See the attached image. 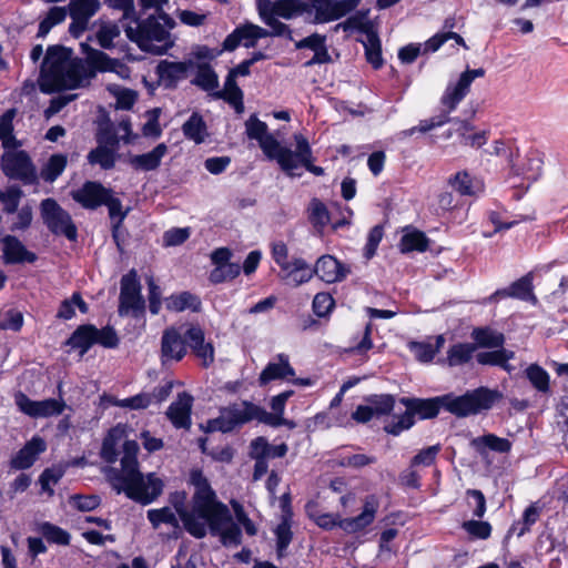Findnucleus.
<instances>
[{"label":"nucleus","mask_w":568,"mask_h":568,"mask_svg":"<svg viewBox=\"0 0 568 568\" xmlns=\"http://www.w3.org/2000/svg\"><path fill=\"white\" fill-rule=\"evenodd\" d=\"M191 483L195 488L192 509L187 511L184 508L185 494L176 493L171 497L174 509L163 507L148 511V519L152 526L158 528L161 524H166L176 528L179 514L185 529L192 536L202 538L210 529L211 534L221 537L225 546H237L241 541V530L233 521L227 507L216 501L207 479L200 470H193Z\"/></svg>","instance_id":"nucleus-1"},{"label":"nucleus","mask_w":568,"mask_h":568,"mask_svg":"<svg viewBox=\"0 0 568 568\" xmlns=\"http://www.w3.org/2000/svg\"><path fill=\"white\" fill-rule=\"evenodd\" d=\"M85 59L74 58L72 51L54 45L47 50L42 68L40 87L44 92L62 89H78L85 87L98 72H112L121 79H129L130 68L120 60L88 44H81Z\"/></svg>","instance_id":"nucleus-2"},{"label":"nucleus","mask_w":568,"mask_h":568,"mask_svg":"<svg viewBox=\"0 0 568 568\" xmlns=\"http://www.w3.org/2000/svg\"><path fill=\"white\" fill-rule=\"evenodd\" d=\"M126 437L125 425L119 424L111 428L103 439L101 458L109 464L115 463L118 446L123 442L121 470L111 478L112 486L119 494L124 493L130 499L149 505L162 494L163 483L154 474L144 476L140 473L136 459L139 445Z\"/></svg>","instance_id":"nucleus-3"},{"label":"nucleus","mask_w":568,"mask_h":568,"mask_svg":"<svg viewBox=\"0 0 568 568\" xmlns=\"http://www.w3.org/2000/svg\"><path fill=\"white\" fill-rule=\"evenodd\" d=\"M292 394V390H286L272 399L274 414L267 413L252 403L241 402L222 408L217 418L207 420L206 424L201 427L205 433L217 430L226 433L234 429L236 426L254 419L270 425H278L285 403Z\"/></svg>","instance_id":"nucleus-4"},{"label":"nucleus","mask_w":568,"mask_h":568,"mask_svg":"<svg viewBox=\"0 0 568 568\" xmlns=\"http://www.w3.org/2000/svg\"><path fill=\"white\" fill-rule=\"evenodd\" d=\"M135 26H126V37L146 52L163 54L173 47L170 30L175 21L165 12L150 16L143 21H134Z\"/></svg>","instance_id":"nucleus-5"},{"label":"nucleus","mask_w":568,"mask_h":568,"mask_svg":"<svg viewBox=\"0 0 568 568\" xmlns=\"http://www.w3.org/2000/svg\"><path fill=\"white\" fill-rule=\"evenodd\" d=\"M256 10L262 22L271 28L272 36L292 39L290 27L278 18L295 19L306 12L307 4L302 0H256Z\"/></svg>","instance_id":"nucleus-6"},{"label":"nucleus","mask_w":568,"mask_h":568,"mask_svg":"<svg viewBox=\"0 0 568 568\" xmlns=\"http://www.w3.org/2000/svg\"><path fill=\"white\" fill-rule=\"evenodd\" d=\"M499 397L498 392L480 387L463 396H442L440 402L448 412L457 416H468L489 409Z\"/></svg>","instance_id":"nucleus-7"},{"label":"nucleus","mask_w":568,"mask_h":568,"mask_svg":"<svg viewBox=\"0 0 568 568\" xmlns=\"http://www.w3.org/2000/svg\"><path fill=\"white\" fill-rule=\"evenodd\" d=\"M295 151L288 149L280 160V168L290 176H301L298 170L305 168L315 175H322L324 170L312 163V150L308 141L301 134L294 135Z\"/></svg>","instance_id":"nucleus-8"},{"label":"nucleus","mask_w":568,"mask_h":568,"mask_svg":"<svg viewBox=\"0 0 568 568\" xmlns=\"http://www.w3.org/2000/svg\"><path fill=\"white\" fill-rule=\"evenodd\" d=\"M485 70L467 68L458 77L452 78L440 98L444 111L452 113L458 104L467 97L470 91L471 83L477 78H483Z\"/></svg>","instance_id":"nucleus-9"},{"label":"nucleus","mask_w":568,"mask_h":568,"mask_svg":"<svg viewBox=\"0 0 568 568\" xmlns=\"http://www.w3.org/2000/svg\"><path fill=\"white\" fill-rule=\"evenodd\" d=\"M361 0H311L306 13L313 14L315 24L336 21L354 11Z\"/></svg>","instance_id":"nucleus-10"},{"label":"nucleus","mask_w":568,"mask_h":568,"mask_svg":"<svg viewBox=\"0 0 568 568\" xmlns=\"http://www.w3.org/2000/svg\"><path fill=\"white\" fill-rule=\"evenodd\" d=\"M245 131L251 140H256L263 153L270 159L280 163L288 148L281 143L268 133L267 124L261 121L256 115H251L245 122Z\"/></svg>","instance_id":"nucleus-11"},{"label":"nucleus","mask_w":568,"mask_h":568,"mask_svg":"<svg viewBox=\"0 0 568 568\" xmlns=\"http://www.w3.org/2000/svg\"><path fill=\"white\" fill-rule=\"evenodd\" d=\"M14 403L21 413L36 419L59 416L67 407L62 398L33 400L22 392L14 394Z\"/></svg>","instance_id":"nucleus-12"},{"label":"nucleus","mask_w":568,"mask_h":568,"mask_svg":"<svg viewBox=\"0 0 568 568\" xmlns=\"http://www.w3.org/2000/svg\"><path fill=\"white\" fill-rule=\"evenodd\" d=\"M41 214L45 225L52 233L64 235L71 241L77 239V229L72 223L71 216L54 200L47 199L41 203Z\"/></svg>","instance_id":"nucleus-13"},{"label":"nucleus","mask_w":568,"mask_h":568,"mask_svg":"<svg viewBox=\"0 0 568 568\" xmlns=\"http://www.w3.org/2000/svg\"><path fill=\"white\" fill-rule=\"evenodd\" d=\"M144 300L140 293V283L135 271H130L121 280L120 308L121 315L138 317L143 313Z\"/></svg>","instance_id":"nucleus-14"},{"label":"nucleus","mask_w":568,"mask_h":568,"mask_svg":"<svg viewBox=\"0 0 568 568\" xmlns=\"http://www.w3.org/2000/svg\"><path fill=\"white\" fill-rule=\"evenodd\" d=\"M2 169L7 176L19 179L24 183L36 180V171L27 153L22 151H8L2 156Z\"/></svg>","instance_id":"nucleus-15"},{"label":"nucleus","mask_w":568,"mask_h":568,"mask_svg":"<svg viewBox=\"0 0 568 568\" xmlns=\"http://www.w3.org/2000/svg\"><path fill=\"white\" fill-rule=\"evenodd\" d=\"M379 508L378 497L368 495L363 499V509L359 515L351 518H344L341 523V529L347 534H357L364 531L371 526Z\"/></svg>","instance_id":"nucleus-16"},{"label":"nucleus","mask_w":568,"mask_h":568,"mask_svg":"<svg viewBox=\"0 0 568 568\" xmlns=\"http://www.w3.org/2000/svg\"><path fill=\"white\" fill-rule=\"evenodd\" d=\"M99 145L88 154V161L92 165H100L103 170L114 166L118 150V140L108 138L103 129L97 134Z\"/></svg>","instance_id":"nucleus-17"},{"label":"nucleus","mask_w":568,"mask_h":568,"mask_svg":"<svg viewBox=\"0 0 568 568\" xmlns=\"http://www.w3.org/2000/svg\"><path fill=\"white\" fill-rule=\"evenodd\" d=\"M542 160L536 154H529L519 160L513 166V179H520L519 182L514 181L513 185L528 190L541 175Z\"/></svg>","instance_id":"nucleus-18"},{"label":"nucleus","mask_w":568,"mask_h":568,"mask_svg":"<svg viewBox=\"0 0 568 568\" xmlns=\"http://www.w3.org/2000/svg\"><path fill=\"white\" fill-rule=\"evenodd\" d=\"M111 190L98 182H85L80 189L72 192V199L84 209H97L108 200Z\"/></svg>","instance_id":"nucleus-19"},{"label":"nucleus","mask_w":568,"mask_h":568,"mask_svg":"<svg viewBox=\"0 0 568 568\" xmlns=\"http://www.w3.org/2000/svg\"><path fill=\"white\" fill-rule=\"evenodd\" d=\"M184 342L192 348L193 353L202 365L207 367L214 362V348L211 343L205 342L204 332L199 326H190L184 333Z\"/></svg>","instance_id":"nucleus-20"},{"label":"nucleus","mask_w":568,"mask_h":568,"mask_svg":"<svg viewBox=\"0 0 568 568\" xmlns=\"http://www.w3.org/2000/svg\"><path fill=\"white\" fill-rule=\"evenodd\" d=\"M313 271L322 281L329 284L343 281L349 273L348 267L332 255L321 256Z\"/></svg>","instance_id":"nucleus-21"},{"label":"nucleus","mask_w":568,"mask_h":568,"mask_svg":"<svg viewBox=\"0 0 568 568\" xmlns=\"http://www.w3.org/2000/svg\"><path fill=\"white\" fill-rule=\"evenodd\" d=\"M295 376V371L290 364V358L285 354L276 355L265 368L262 371L258 377L261 385H266L272 381L286 379L291 381Z\"/></svg>","instance_id":"nucleus-22"},{"label":"nucleus","mask_w":568,"mask_h":568,"mask_svg":"<svg viewBox=\"0 0 568 568\" xmlns=\"http://www.w3.org/2000/svg\"><path fill=\"white\" fill-rule=\"evenodd\" d=\"M2 252L6 264L33 263L37 260V255L28 251L14 236H6L2 240Z\"/></svg>","instance_id":"nucleus-23"},{"label":"nucleus","mask_w":568,"mask_h":568,"mask_svg":"<svg viewBox=\"0 0 568 568\" xmlns=\"http://www.w3.org/2000/svg\"><path fill=\"white\" fill-rule=\"evenodd\" d=\"M162 361H181L186 354L185 342L175 328L166 329L162 336Z\"/></svg>","instance_id":"nucleus-24"},{"label":"nucleus","mask_w":568,"mask_h":568,"mask_svg":"<svg viewBox=\"0 0 568 568\" xmlns=\"http://www.w3.org/2000/svg\"><path fill=\"white\" fill-rule=\"evenodd\" d=\"M47 448L45 442L34 436L13 457L11 465L17 469H27L33 465L37 457Z\"/></svg>","instance_id":"nucleus-25"},{"label":"nucleus","mask_w":568,"mask_h":568,"mask_svg":"<svg viewBox=\"0 0 568 568\" xmlns=\"http://www.w3.org/2000/svg\"><path fill=\"white\" fill-rule=\"evenodd\" d=\"M295 48L297 50L301 49H310L314 52L313 58L306 63V65L312 64H323L331 61V55L326 48V37L313 33L310 37H306L300 41L295 42Z\"/></svg>","instance_id":"nucleus-26"},{"label":"nucleus","mask_w":568,"mask_h":568,"mask_svg":"<svg viewBox=\"0 0 568 568\" xmlns=\"http://www.w3.org/2000/svg\"><path fill=\"white\" fill-rule=\"evenodd\" d=\"M192 402L193 398L189 394L182 393L170 405L166 415L175 427L187 428L190 426Z\"/></svg>","instance_id":"nucleus-27"},{"label":"nucleus","mask_w":568,"mask_h":568,"mask_svg":"<svg viewBox=\"0 0 568 568\" xmlns=\"http://www.w3.org/2000/svg\"><path fill=\"white\" fill-rule=\"evenodd\" d=\"M313 275V268L302 258H294L280 273L281 278L293 286L308 282Z\"/></svg>","instance_id":"nucleus-28"},{"label":"nucleus","mask_w":568,"mask_h":568,"mask_svg":"<svg viewBox=\"0 0 568 568\" xmlns=\"http://www.w3.org/2000/svg\"><path fill=\"white\" fill-rule=\"evenodd\" d=\"M168 145L165 143H160L150 152L132 155L129 159V163L135 170L153 171L161 165V162L163 158L168 154Z\"/></svg>","instance_id":"nucleus-29"},{"label":"nucleus","mask_w":568,"mask_h":568,"mask_svg":"<svg viewBox=\"0 0 568 568\" xmlns=\"http://www.w3.org/2000/svg\"><path fill=\"white\" fill-rule=\"evenodd\" d=\"M470 444L481 456H485L489 450L504 454L511 449V443L507 438L498 437L494 434L478 436Z\"/></svg>","instance_id":"nucleus-30"},{"label":"nucleus","mask_w":568,"mask_h":568,"mask_svg":"<svg viewBox=\"0 0 568 568\" xmlns=\"http://www.w3.org/2000/svg\"><path fill=\"white\" fill-rule=\"evenodd\" d=\"M450 186L462 195H477L483 189L484 184L480 180L471 176L467 171H459L449 178Z\"/></svg>","instance_id":"nucleus-31"},{"label":"nucleus","mask_w":568,"mask_h":568,"mask_svg":"<svg viewBox=\"0 0 568 568\" xmlns=\"http://www.w3.org/2000/svg\"><path fill=\"white\" fill-rule=\"evenodd\" d=\"M496 351L481 352L476 355V359L481 365L500 366L508 373L514 371V367L508 364V361L514 358L515 353L513 351L497 347Z\"/></svg>","instance_id":"nucleus-32"},{"label":"nucleus","mask_w":568,"mask_h":568,"mask_svg":"<svg viewBox=\"0 0 568 568\" xmlns=\"http://www.w3.org/2000/svg\"><path fill=\"white\" fill-rule=\"evenodd\" d=\"M456 132L462 139V143L471 148H480L488 140L487 131H475L474 125L468 121H457Z\"/></svg>","instance_id":"nucleus-33"},{"label":"nucleus","mask_w":568,"mask_h":568,"mask_svg":"<svg viewBox=\"0 0 568 568\" xmlns=\"http://www.w3.org/2000/svg\"><path fill=\"white\" fill-rule=\"evenodd\" d=\"M165 306L172 312H183L185 310L199 312L201 308V301L192 293L182 292L169 296L165 300Z\"/></svg>","instance_id":"nucleus-34"},{"label":"nucleus","mask_w":568,"mask_h":568,"mask_svg":"<svg viewBox=\"0 0 568 568\" xmlns=\"http://www.w3.org/2000/svg\"><path fill=\"white\" fill-rule=\"evenodd\" d=\"M503 296L516 297L537 304V297L532 293V277L530 274L513 283L507 290L500 293Z\"/></svg>","instance_id":"nucleus-35"},{"label":"nucleus","mask_w":568,"mask_h":568,"mask_svg":"<svg viewBox=\"0 0 568 568\" xmlns=\"http://www.w3.org/2000/svg\"><path fill=\"white\" fill-rule=\"evenodd\" d=\"M189 64L186 62L162 61L158 65V72L162 81L172 85L186 77Z\"/></svg>","instance_id":"nucleus-36"},{"label":"nucleus","mask_w":568,"mask_h":568,"mask_svg":"<svg viewBox=\"0 0 568 568\" xmlns=\"http://www.w3.org/2000/svg\"><path fill=\"white\" fill-rule=\"evenodd\" d=\"M95 327L92 325L80 326L68 339L67 344L72 348L80 349L82 356L93 344H95Z\"/></svg>","instance_id":"nucleus-37"},{"label":"nucleus","mask_w":568,"mask_h":568,"mask_svg":"<svg viewBox=\"0 0 568 568\" xmlns=\"http://www.w3.org/2000/svg\"><path fill=\"white\" fill-rule=\"evenodd\" d=\"M182 131L185 138L192 140L196 144L204 142L207 135L205 122L197 113H193L190 116V119L183 124Z\"/></svg>","instance_id":"nucleus-38"},{"label":"nucleus","mask_w":568,"mask_h":568,"mask_svg":"<svg viewBox=\"0 0 568 568\" xmlns=\"http://www.w3.org/2000/svg\"><path fill=\"white\" fill-rule=\"evenodd\" d=\"M476 345L469 343H458L449 347L446 362L449 366H459L466 364L471 358Z\"/></svg>","instance_id":"nucleus-39"},{"label":"nucleus","mask_w":568,"mask_h":568,"mask_svg":"<svg viewBox=\"0 0 568 568\" xmlns=\"http://www.w3.org/2000/svg\"><path fill=\"white\" fill-rule=\"evenodd\" d=\"M473 339L481 347H501L505 337L501 333L491 328H475L471 333Z\"/></svg>","instance_id":"nucleus-40"},{"label":"nucleus","mask_w":568,"mask_h":568,"mask_svg":"<svg viewBox=\"0 0 568 568\" xmlns=\"http://www.w3.org/2000/svg\"><path fill=\"white\" fill-rule=\"evenodd\" d=\"M240 34L241 43L245 48H253L258 39L272 36L271 31L261 28L257 24L245 23L236 28Z\"/></svg>","instance_id":"nucleus-41"},{"label":"nucleus","mask_w":568,"mask_h":568,"mask_svg":"<svg viewBox=\"0 0 568 568\" xmlns=\"http://www.w3.org/2000/svg\"><path fill=\"white\" fill-rule=\"evenodd\" d=\"M367 61L375 68L383 64L381 41L375 32H366L363 40Z\"/></svg>","instance_id":"nucleus-42"},{"label":"nucleus","mask_w":568,"mask_h":568,"mask_svg":"<svg viewBox=\"0 0 568 568\" xmlns=\"http://www.w3.org/2000/svg\"><path fill=\"white\" fill-rule=\"evenodd\" d=\"M399 248L403 253L412 251L424 252L427 250V239L419 231L407 232L400 239Z\"/></svg>","instance_id":"nucleus-43"},{"label":"nucleus","mask_w":568,"mask_h":568,"mask_svg":"<svg viewBox=\"0 0 568 568\" xmlns=\"http://www.w3.org/2000/svg\"><path fill=\"white\" fill-rule=\"evenodd\" d=\"M100 8L99 0H70L69 13L87 20H90Z\"/></svg>","instance_id":"nucleus-44"},{"label":"nucleus","mask_w":568,"mask_h":568,"mask_svg":"<svg viewBox=\"0 0 568 568\" xmlns=\"http://www.w3.org/2000/svg\"><path fill=\"white\" fill-rule=\"evenodd\" d=\"M38 531L49 541L57 545H68L70 542V535L64 529L52 525L50 523H41L38 526Z\"/></svg>","instance_id":"nucleus-45"},{"label":"nucleus","mask_w":568,"mask_h":568,"mask_svg":"<svg viewBox=\"0 0 568 568\" xmlns=\"http://www.w3.org/2000/svg\"><path fill=\"white\" fill-rule=\"evenodd\" d=\"M108 91L115 98L116 108L129 110L136 101V93L133 90L122 88L118 84H109Z\"/></svg>","instance_id":"nucleus-46"},{"label":"nucleus","mask_w":568,"mask_h":568,"mask_svg":"<svg viewBox=\"0 0 568 568\" xmlns=\"http://www.w3.org/2000/svg\"><path fill=\"white\" fill-rule=\"evenodd\" d=\"M67 17V10L62 7H53L49 10L44 19L39 24V37H45L50 30L64 21Z\"/></svg>","instance_id":"nucleus-47"},{"label":"nucleus","mask_w":568,"mask_h":568,"mask_svg":"<svg viewBox=\"0 0 568 568\" xmlns=\"http://www.w3.org/2000/svg\"><path fill=\"white\" fill-rule=\"evenodd\" d=\"M67 158L62 154L52 155L41 171L43 180L53 182L64 170Z\"/></svg>","instance_id":"nucleus-48"},{"label":"nucleus","mask_w":568,"mask_h":568,"mask_svg":"<svg viewBox=\"0 0 568 568\" xmlns=\"http://www.w3.org/2000/svg\"><path fill=\"white\" fill-rule=\"evenodd\" d=\"M274 534L276 536L277 554L282 557L292 540L291 524L287 514H284L283 520L277 525Z\"/></svg>","instance_id":"nucleus-49"},{"label":"nucleus","mask_w":568,"mask_h":568,"mask_svg":"<svg viewBox=\"0 0 568 568\" xmlns=\"http://www.w3.org/2000/svg\"><path fill=\"white\" fill-rule=\"evenodd\" d=\"M119 36L120 28L116 23L103 22L97 32V40L102 48L110 49L113 47L114 39H116Z\"/></svg>","instance_id":"nucleus-50"},{"label":"nucleus","mask_w":568,"mask_h":568,"mask_svg":"<svg viewBox=\"0 0 568 568\" xmlns=\"http://www.w3.org/2000/svg\"><path fill=\"white\" fill-rule=\"evenodd\" d=\"M334 30L337 32L338 30L343 31H354L359 30L366 32H372L368 29L367 17L365 13L357 12L351 17H348L345 21L337 23L334 27Z\"/></svg>","instance_id":"nucleus-51"},{"label":"nucleus","mask_w":568,"mask_h":568,"mask_svg":"<svg viewBox=\"0 0 568 568\" xmlns=\"http://www.w3.org/2000/svg\"><path fill=\"white\" fill-rule=\"evenodd\" d=\"M440 399L442 397L426 400H416L412 404V409L422 418L435 417L439 412V407L443 406Z\"/></svg>","instance_id":"nucleus-52"},{"label":"nucleus","mask_w":568,"mask_h":568,"mask_svg":"<svg viewBox=\"0 0 568 568\" xmlns=\"http://www.w3.org/2000/svg\"><path fill=\"white\" fill-rule=\"evenodd\" d=\"M448 114L449 113H447L445 111L444 113L433 116L430 119L422 120L417 126H414V128H410V129L404 131L403 134L412 135L417 131L422 132V133H426L433 129L439 128L449 121Z\"/></svg>","instance_id":"nucleus-53"},{"label":"nucleus","mask_w":568,"mask_h":568,"mask_svg":"<svg viewBox=\"0 0 568 568\" xmlns=\"http://www.w3.org/2000/svg\"><path fill=\"white\" fill-rule=\"evenodd\" d=\"M75 307H79L82 313H85L88 310L87 304L79 294H73L70 300L62 302L58 311V317L62 320L72 318L75 314Z\"/></svg>","instance_id":"nucleus-54"},{"label":"nucleus","mask_w":568,"mask_h":568,"mask_svg":"<svg viewBox=\"0 0 568 568\" xmlns=\"http://www.w3.org/2000/svg\"><path fill=\"white\" fill-rule=\"evenodd\" d=\"M310 220L316 227H324L329 223V213L324 203L313 200L308 207Z\"/></svg>","instance_id":"nucleus-55"},{"label":"nucleus","mask_w":568,"mask_h":568,"mask_svg":"<svg viewBox=\"0 0 568 568\" xmlns=\"http://www.w3.org/2000/svg\"><path fill=\"white\" fill-rule=\"evenodd\" d=\"M463 529L473 538L487 539L491 534V526L487 521L467 520L462 525Z\"/></svg>","instance_id":"nucleus-56"},{"label":"nucleus","mask_w":568,"mask_h":568,"mask_svg":"<svg viewBox=\"0 0 568 568\" xmlns=\"http://www.w3.org/2000/svg\"><path fill=\"white\" fill-rule=\"evenodd\" d=\"M241 272V266L237 263L224 264L216 266L210 274V280L213 283H221L236 277Z\"/></svg>","instance_id":"nucleus-57"},{"label":"nucleus","mask_w":568,"mask_h":568,"mask_svg":"<svg viewBox=\"0 0 568 568\" xmlns=\"http://www.w3.org/2000/svg\"><path fill=\"white\" fill-rule=\"evenodd\" d=\"M375 460L376 458L374 456L356 453L342 455L338 459V464L343 467L361 468L375 463Z\"/></svg>","instance_id":"nucleus-58"},{"label":"nucleus","mask_w":568,"mask_h":568,"mask_svg":"<svg viewBox=\"0 0 568 568\" xmlns=\"http://www.w3.org/2000/svg\"><path fill=\"white\" fill-rule=\"evenodd\" d=\"M527 377L531 384L540 392H547L549 388V375L538 365H531L527 368Z\"/></svg>","instance_id":"nucleus-59"},{"label":"nucleus","mask_w":568,"mask_h":568,"mask_svg":"<svg viewBox=\"0 0 568 568\" xmlns=\"http://www.w3.org/2000/svg\"><path fill=\"white\" fill-rule=\"evenodd\" d=\"M367 402L373 408L374 416L388 414L394 406V399L389 395H373L367 398Z\"/></svg>","instance_id":"nucleus-60"},{"label":"nucleus","mask_w":568,"mask_h":568,"mask_svg":"<svg viewBox=\"0 0 568 568\" xmlns=\"http://www.w3.org/2000/svg\"><path fill=\"white\" fill-rule=\"evenodd\" d=\"M104 133L108 138H115L118 143L123 141L124 143L129 144L134 142V140L138 138V135L132 132L131 122L128 119L121 120L113 133L106 131H104Z\"/></svg>","instance_id":"nucleus-61"},{"label":"nucleus","mask_w":568,"mask_h":568,"mask_svg":"<svg viewBox=\"0 0 568 568\" xmlns=\"http://www.w3.org/2000/svg\"><path fill=\"white\" fill-rule=\"evenodd\" d=\"M109 209V215L113 223V227L116 229L124 220L126 212L122 210V203L119 199L112 195V191L108 196V200L103 203Z\"/></svg>","instance_id":"nucleus-62"},{"label":"nucleus","mask_w":568,"mask_h":568,"mask_svg":"<svg viewBox=\"0 0 568 568\" xmlns=\"http://www.w3.org/2000/svg\"><path fill=\"white\" fill-rule=\"evenodd\" d=\"M21 194V190L17 186H10L4 192H0L3 210L8 213H13L19 205Z\"/></svg>","instance_id":"nucleus-63"},{"label":"nucleus","mask_w":568,"mask_h":568,"mask_svg":"<svg viewBox=\"0 0 568 568\" xmlns=\"http://www.w3.org/2000/svg\"><path fill=\"white\" fill-rule=\"evenodd\" d=\"M195 83L205 90H212L217 87V77L210 67L202 65L199 68Z\"/></svg>","instance_id":"nucleus-64"}]
</instances>
